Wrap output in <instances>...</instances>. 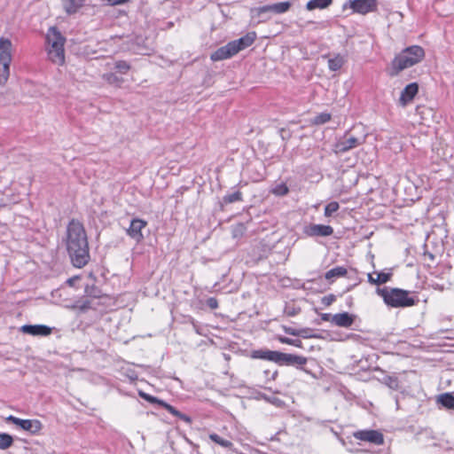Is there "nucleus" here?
<instances>
[{"label": "nucleus", "mask_w": 454, "mask_h": 454, "mask_svg": "<svg viewBox=\"0 0 454 454\" xmlns=\"http://www.w3.org/2000/svg\"><path fill=\"white\" fill-rule=\"evenodd\" d=\"M66 247L72 264L76 268L84 267L90 261L87 233L82 223L72 219L67 227Z\"/></svg>", "instance_id": "nucleus-1"}, {"label": "nucleus", "mask_w": 454, "mask_h": 454, "mask_svg": "<svg viewBox=\"0 0 454 454\" xmlns=\"http://www.w3.org/2000/svg\"><path fill=\"white\" fill-rule=\"evenodd\" d=\"M425 51L419 45H411L404 48L395 55L387 70L391 77L397 76L403 70L409 68L423 60Z\"/></svg>", "instance_id": "nucleus-2"}, {"label": "nucleus", "mask_w": 454, "mask_h": 454, "mask_svg": "<svg viewBox=\"0 0 454 454\" xmlns=\"http://www.w3.org/2000/svg\"><path fill=\"white\" fill-rule=\"evenodd\" d=\"M376 293L385 304L391 308H407L416 305L419 299L410 296V292L397 287L377 288Z\"/></svg>", "instance_id": "nucleus-3"}, {"label": "nucleus", "mask_w": 454, "mask_h": 454, "mask_svg": "<svg viewBox=\"0 0 454 454\" xmlns=\"http://www.w3.org/2000/svg\"><path fill=\"white\" fill-rule=\"evenodd\" d=\"M46 42L49 59L57 65H62L65 62V37L57 27H51L46 35Z\"/></svg>", "instance_id": "nucleus-4"}, {"label": "nucleus", "mask_w": 454, "mask_h": 454, "mask_svg": "<svg viewBox=\"0 0 454 454\" xmlns=\"http://www.w3.org/2000/svg\"><path fill=\"white\" fill-rule=\"evenodd\" d=\"M12 42L0 38V85H4L10 75V64L12 62Z\"/></svg>", "instance_id": "nucleus-5"}, {"label": "nucleus", "mask_w": 454, "mask_h": 454, "mask_svg": "<svg viewBox=\"0 0 454 454\" xmlns=\"http://www.w3.org/2000/svg\"><path fill=\"white\" fill-rule=\"evenodd\" d=\"M307 362L308 359L305 356L295 354L283 353L280 351H277L275 359V363L280 366H293L304 372H307V370L304 369V365L307 364Z\"/></svg>", "instance_id": "nucleus-6"}, {"label": "nucleus", "mask_w": 454, "mask_h": 454, "mask_svg": "<svg viewBox=\"0 0 454 454\" xmlns=\"http://www.w3.org/2000/svg\"><path fill=\"white\" fill-rule=\"evenodd\" d=\"M7 422H11L22 430L27 431L32 434H37L43 428V425L38 419H22L12 415L6 418Z\"/></svg>", "instance_id": "nucleus-7"}, {"label": "nucleus", "mask_w": 454, "mask_h": 454, "mask_svg": "<svg viewBox=\"0 0 454 454\" xmlns=\"http://www.w3.org/2000/svg\"><path fill=\"white\" fill-rule=\"evenodd\" d=\"M363 143L364 139L349 136V134L347 132L340 139L335 143L333 150L336 154H340L357 147Z\"/></svg>", "instance_id": "nucleus-8"}, {"label": "nucleus", "mask_w": 454, "mask_h": 454, "mask_svg": "<svg viewBox=\"0 0 454 454\" xmlns=\"http://www.w3.org/2000/svg\"><path fill=\"white\" fill-rule=\"evenodd\" d=\"M353 436L356 440L367 442L375 445H381L384 443V435L378 430H358L353 434Z\"/></svg>", "instance_id": "nucleus-9"}, {"label": "nucleus", "mask_w": 454, "mask_h": 454, "mask_svg": "<svg viewBox=\"0 0 454 454\" xmlns=\"http://www.w3.org/2000/svg\"><path fill=\"white\" fill-rule=\"evenodd\" d=\"M303 233L309 237H328L333 233L330 225L311 223L304 226Z\"/></svg>", "instance_id": "nucleus-10"}, {"label": "nucleus", "mask_w": 454, "mask_h": 454, "mask_svg": "<svg viewBox=\"0 0 454 454\" xmlns=\"http://www.w3.org/2000/svg\"><path fill=\"white\" fill-rule=\"evenodd\" d=\"M354 12L366 14L377 9V0H353L348 3Z\"/></svg>", "instance_id": "nucleus-11"}, {"label": "nucleus", "mask_w": 454, "mask_h": 454, "mask_svg": "<svg viewBox=\"0 0 454 454\" xmlns=\"http://www.w3.org/2000/svg\"><path fill=\"white\" fill-rule=\"evenodd\" d=\"M147 225L145 220L134 218L131 220L129 227L127 229V234L137 242L144 239L142 230Z\"/></svg>", "instance_id": "nucleus-12"}, {"label": "nucleus", "mask_w": 454, "mask_h": 454, "mask_svg": "<svg viewBox=\"0 0 454 454\" xmlns=\"http://www.w3.org/2000/svg\"><path fill=\"white\" fill-rule=\"evenodd\" d=\"M419 92V84L411 82L406 85L401 91L398 103L401 106L404 107L409 105L416 97Z\"/></svg>", "instance_id": "nucleus-13"}, {"label": "nucleus", "mask_w": 454, "mask_h": 454, "mask_svg": "<svg viewBox=\"0 0 454 454\" xmlns=\"http://www.w3.org/2000/svg\"><path fill=\"white\" fill-rule=\"evenodd\" d=\"M237 53L234 51V46H232L231 43L229 42L227 44L219 47L215 50L211 55L210 59L212 61H221L224 59H228L235 56Z\"/></svg>", "instance_id": "nucleus-14"}, {"label": "nucleus", "mask_w": 454, "mask_h": 454, "mask_svg": "<svg viewBox=\"0 0 454 454\" xmlns=\"http://www.w3.org/2000/svg\"><path fill=\"white\" fill-rule=\"evenodd\" d=\"M20 331L33 336H48L52 332L51 328L45 325H24Z\"/></svg>", "instance_id": "nucleus-15"}, {"label": "nucleus", "mask_w": 454, "mask_h": 454, "mask_svg": "<svg viewBox=\"0 0 454 454\" xmlns=\"http://www.w3.org/2000/svg\"><path fill=\"white\" fill-rule=\"evenodd\" d=\"M256 39V33L254 31L248 32L244 36L231 41L232 46H234V51L238 54L240 51L249 47L254 43Z\"/></svg>", "instance_id": "nucleus-16"}, {"label": "nucleus", "mask_w": 454, "mask_h": 454, "mask_svg": "<svg viewBox=\"0 0 454 454\" xmlns=\"http://www.w3.org/2000/svg\"><path fill=\"white\" fill-rule=\"evenodd\" d=\"M355 319L356 316L348 312L337 313L333 315V325L339 327L348 328L354 324Z\"/></svg>", "instance_id": "nucleus-17"}, {"label": "nucleus", "mask_w": 454, "mask_h": 454, "mask_svg": "<svg viewBox=\"0 0 454 454\" xmlns=\"http://www.w3.org/2000/svg\"><path fill=\"white\" fill-rule=\"evenodd\" d=\"M277 351L270 349H256L251 352V357L254 359L267 360L275 363Z\"/></svg>", "instance_id": "nucleus-18"}, {"label": "nucleus", "mask_w": 454, "mask_h": 454, "mask_svg": "<svg viewBox=\"0 0 454 454\" xmlns=\"http://www.w3.org/2000/svg\"><path fill=\"white\" fill-rule=\"evenodd\" d=\"M86 0H61L63 8L68 15L76 13Z\"/></svg>", "instance_id": "nucleus-19"}, {"label": "nucleus", "mask_w": 454, "mask_h": 454, "mask_svg": "<svg viewBox=\"0 0 454 454\" xmlns=\"http://www.w3.org/2000/svg\"><path fill=\"white\" fill-rule=\"evenodd\" d=\"M160 406L163 407L170 414L176 416V418H178L179 419L184 421L185 423H187V424H191L192 423V419L188 415H186L184 413H182L181 411L176 410L174 406L168 404L165 401L162 400V402L160 403Z\"/></svg>", "instance_id": "nucleus-20"}, {"label": "nucleus", "mask_w": 454, "mask_h": 454, "mask_svg": "<svg viewBox=\"0 0 454 454\" xmlns=\"http://www.w3.org/2000/svg\"><path fill=\"white\" fill-rule=\"evenodd\" d=\"M270 4H266L259 7L253 8L251 10V13L253 17H257L260 20V21H266L270 19V14H272L271 11L265 10L266 8L270 7Z\"/></svg>", "instance_id": "nucleus-21"}, {"label": "nucleus", "mask_w": 454, "mask_h": 454, "mask_svg": "<svg viewBox=\"0 0 454 454\" xmlns=\"http://www.w3.org/2000/svg\"><path fill=\"white\" fill-rule=\"evenodd\" d=\"M292 3L290 1L271 4L265 10L271 11L272 14H283L290 10Z\"/></svg>", "instance_id": "nucleus-22"}, {"label": "nucleus", "mask_w": 454, "mask_h": 454, "mask_svg": "<svg viewBox=\"0 0 454 454\" xmlns=\"http://www.w3.org/2000/svg\"><path fill=\"white\" fill-rule=\"evenodd\" d=\"M437 402L446 409L454 410V395L451 393L440 395L437 398Z\"/></svg>", "instance_id": "nucleus-23"}, {"label": "nucleus", "mask_w": 454, "mask_h": 454, "mask_svg": "<svg viewBox=\"0 0 454 454\" xmlns=\"http://www.w3.org/2000/svg\"><path fill=\"white\" fill-rule=\"evenodd\" d=\"M347 274V269L342 266L333 268L325 272V278L331 280L333 278L344 277Z\"/></svg>", "instance_id": "nucleus-24"}, {"label": "nucleus", "mask_w": 454, "mask_h": 454, "mask_svg": "<svg viewBox=\"0 0 454 454\" xmlns=\"http://www.w3.org/2000/svg\"><path fill=\"white\" fill-rule=\"evenodd\" d=\"M208 437L212 442L222 446L223 448H225L228 450L233 449V443L231 441L222 438L215 433L210 434Z\"/></svg>", "instance_id": "nucleus-25"}, {"label": "nucleus", "mask_w": 454, "mask_h": 454, "mask_svg": "<svg viewBox=\"0 0 454 454\" xmlns=\"http://www.w3.org/2000/svg\"><path fill=\"white\" fill-rule=\"evenodd\" d=\"M333 0H310L307 3L306 8L309 11L314 9H325L332 4Z\"/></svg>", "instance_id": "nucleus-26"}, {"label": "nucleus", "mask_w": 454, "mask_h": 454, "mask_svg": "<svg viewBox=\"0 0 454 454\" xmlns=\"http://www.w3.org/2000/svg\"><path fill=\"white\" fill-rule=\"evenodd\" d=\"M103 79L109 84L111 85H115V86H118L120 87L122 82H123V78L122 77H120L118 76L116 74L114 73H106L103 74Z\"/></svg>", "instance_id": "nucleus-27"}, {"label": "nucleus", "mask_w": 454, "mask_h": 454, "mask_svg": "<svg viewBox=\"0 0 454 454\" xmlns=\"http://www.w3.org/2000/svg\"><path fill=\"white\" fill-rule=\"evenodd\" d=\"M344 64V59L340 54L328 60V67L331 71L340 70Z\"/></svg>", "instance_id": "nucleus-28"}, {"label": "nucleus", "mask_w": 454, "mask_h": 454, "mask_svg": "<svg viewBox=\"0 0 454 454\" xmlns=\"http://www.w3.org/2000/svg\"><path fill=\"white\" fill-rule=\"evenodd\" d=\"M243 196L242 192L239 191H236L232 193H228L223 197V203L231 204L238 201H242Z\"/></svg>", "instance_id": "nucleus-29"}, {"label": "nucleus", "mask_w": 454, "mask_h": 454, "mask_svg": "<svg viewBox=\"0 0 454 454\" xmlns=\"http://www.w3.org/2000/svg\"><path fill=\"white\" fill-rule=\"evenodd\" d=\"M13 444V438L7 433H0V450H7Z\"/></svg>", "instance_id": "nucleus-30"}, {"label": "nucleus", "mask_w": 454, "mask_h": 454, "mask_svg": "<svg viewBox=\"0 0 454 454\" xmlns=\"http://www.w3.org/2000/svg\"><path fill=\"white\" fill-rule=\"evenodd\" d=\"M131 68L129 63L125 60H117L114 62V69H116L120 74H125Z\"/></svg>", "instance_id": "nucleus-31"}, {"label": "nucleus", "mask_w": 454, "mask_h": 454, "mask_svg": "<svg viewBox=\"0 0 454 454\" xmlns=\"http://www.w3.org/2000/svg\"><path fill=\"white\" fill-rule=\"evenodd\" d=\"M376 274H377L378 286L387 283L388 281H390V279L393 276L391 270H389L388 272L381 271V272H376Z\"/></svg>", "instance_id": "nucleus-32"}, {"label": "nucleus", "mask_w": 454, "mask_h": 454, "mask_svg": "<svg viewBox=\"0 0 454 454\" xmlns=\"http://www.w3.org/2000/svg\"><path fill=\"white\" fill-rule=\"evenodd\" d=\"M85 294L92 298H100L102 291L96 286H87L85 287Z\"/></svg>", "instance_id": "nucleus-33"}, {"label": "nucleus", "mask_w": 454, "mask_h": 454, "mask_svg": "<svg viewBox=\"0 0 454 454\" xmlns=\"http://www.w3.org/2000/svg\"><path fill=\"white\" fill-rule=\"evenodd\" d=\"M340 208V205L337 201H332L325 207V216H332L333 214L337 212Z\"/></svg>", "instance_id": "nucleus-34"}, {"label": "nucleus", "mask_w": 454, "mask_h": 454, "mask_svg": "<svg viewBox=\"0 0 454 454\" xmlns=\"http://www.w3.org/2000/svg\"><path fill=\"white\" fill-rule=\"evenodd\" d=\"M331 120V114L328 113H321L315 116L313 123L316 125H321L328 122Z\"/></svg>", "instance_id": "nucleus-35"}, {"label": "nucleus", "mask_w": 454, "mask_h": 454, "mask_svg": "<svg viewBox=\"0 0 454 454\" xmlns=\"http://www.w3.org/2000/svg\"><path fill=\"white\" fill-rule=\"evenodd\" d=\"M272 193L275 194L276 196H285L289 192V189L288 187L286 186V184H277L273 189H272Z\"/></svg>", "instance_id": "nucleus-36"}, {"label": "nucleus", "mask_w": 454, "mask_h": 454, "mask_svg": "<svg viewBox=\"0 0 454 454\" xmlns=\"http://www.w3.org/2000/svg\"><path fill=\"white\" fill-rule=\"evenodd\" d=\"M385 384L390 387L391 389L397 390L399 389V380L396 377L387 376L384 379Z\"/></svg>", "instance_id": "nucleus-37"}, {"label": "nucleus", "mask_w": 454, "mask_h": 454, "mask_svg": "<svg viewBox=\"0 0 454 454\" xmlns=\"http://www.w3.org/2000/svg\"><path fill=\"white\" fill-rule=\"evenodd\" d=\"M278 340L283 344L293 345L294 347L301 348V341L298 339H290L287 337H279Z\"/></svg>", "instance_id": "nucleus-38"}, {"label": "nucleus", "mask_w": 454, "mask_h": 454, "mask_svg": "<svg viewBox=\"0 0 454 454\" xmlns=\"http://www.w3.org/2000/svg\"><path fill=\"white\" fill-rule=\"evenodd\" d=\"M139 395L145 401L151 403H157L158 405H160V403L162 402V400L160 399H158L157 397L155 396H153L149 394H146L145 392H142L140 391L139 392Z\"/></svg>", "instance_id": "nucleus-39"}, {"label": "nucleus", "mask_w": 454, "mask_h": 454, "mask_svg": "<svg viewBox=\"0 0 454 454\" xmlns=\"http://www.w3.org/2000/svg\"><path fill=\"white\" fill-rule=\"evenodd\" d=\"M285 333L293 336H302L304 338H307V335L303 334V332L306 330H295L291 327H285L284 328Z\"/></svg>", "instance_id": "nucleus-40"}, {"label": "nucleus", "mask_w": 454, "mask_h": 454, "mask_svg": "<svg viewBox=\"0 0 454 454\" xmlns=\"http://www.w3.org/2000/svg\"><path fill=\"white\" fill-rule=\"evenodd\" d=\"M77 308L82 312H86L90 309H91V302L89 300H85L82 301L79 305H77Z\"/></svg>", "instance_id": "nucleus-41"}, {"label": "nucleus", "mask_w": 454, "mask_h": 454, "mask_svg": "<svg viewBox=\"0 0 454 454\" xmlns=\"http://www.w3.org/2000/svg\"><path fill=\"white\" fill-rule=\"evenodd\" d=\"M335 300L336 296L334 294H329L322 298V303L325 306H330Z\"/></svg>", "instance_id": "nucleus-42"}, {"label": "nucleus", "mask_w": 454, "mask_h": 454, "mask_svg": "<svg viewBox=\"0 0 454 454\" xmlns=\"http://www.w3.org/2000/svg\"><path fill=\"white\" fill-rule=\"evenodd\" d=\"M206 303L211 309H216L218 308V301L215 297H209Z\"/></svg>", "instance_id": "nucleus-43"}, {"label": "nucleus", "mask_w": 454, "mask_h": 454, "mask_svg": "<svg viewBox=\"0 0 454 454\" xmlns=\"http://www.w3.org/2000/svg\"><path fill=\"white\" fill-rule=\"evenodd\" d=\"M267 400L278 407H281L284 404V402L282 400L275 396L267 398Z\"/></svg>", "instance_id": "nucleus-44"}, {"label": "nucleus", "mask_w": 454, "mask_h": 454, "mask_svg": "<svg viewBox=\"0 0 454 454\" xmlns=\"http://www.w3.org/2000/svg\"><path fill=\"white\" fill-rule=\"evenodd\" d=\"M321 319L323 321H325V322H330L332 325H333V315L330 314V313H323L321 314Z\"/></svg>", "instance_id": "nucleus-45"}, {"label": "nucleus", "mask_w": 454, "mask_h": 454, "mask_svg": "<svg viewBox=\"0 0 454 454\" xmlns=\"http://www.w3.org/2000/svg\"><path fill=\"white\" fill-rule=\"evenodd\" d=\"M368 282L372 285H377L378 286V281H377V277L376 278H373L372 274V273H369L368 276Z\"/></svg>", "instance_id": "nucleus-46"}, {"label": "nucleus", "mask_w": 454, "mask_h": 454, "mask_svg": "<svg viewBox=\"0 0 454 454\" xmlns=\"http://www.w3.org/2000/svg\"><path fill=\"white\" fill-rule=\"evenodd\" d=\"M277 376H278V371H275L274 372H272L270 379L275 380Z\"/></svg>", "instance_id": "nucleus-47"}, {"label": "nucleus", "mask_w": 454, "mask_h": 454, "mask_svg": "<svg viewBox=\"0 0 454 454\" xmlns=\"http://www.w3.org/2000/svg\"><path fill=\"white\" fill-rule=\"evenodd\" d=\"M353 286H350L347 287L346 292L350 291V290L353 288Z\"/></svg>", "instance_id": "nucleus-48"}, {"label": "nucleus", "mask_w": 454, "mask_h": 454, "mask_svg": "<svg viewBox=\"0 0 454 454\" xmlns=\"http://www.w3.org/2000/svg\"><path fill=\"white\" fill-rule=\"evenodd\" d=\"M67 283H68L69 285H72V283H73V279H72V278H69V279L67 280Z\"/></svg>", "instance_id": "nucleus-49"}, {"label": "nucleus", "mask_w": 454, "mask_h": 454, "mask_svg": "<svg viewBox=\"0 0 454 454\" xmlns=\"http://www.w3.org/2000/svg\"><path fill=\"white\" fill-rule=\"evenodd\" d=\"M305 330H306V331H305V332H303V334H305V335H307V337H309V335H308V331H309V329H305Z\"/></svg>", "instance_id": "nucleus-50"}, {"label": "nucleus", "mask_w": 454, "mask_h": 454, "mask_svg": "<svg viewBox=\"0 0 454 454\" xmlns=\"http://www.w3.org/2000/svg\"><path fill=\"white\" fill-rule=\"evenodd\" d=\"M288 315L294 316V310H291V312H288Z\"/></svg>", "instance_id": "nucleus-51"}, {"label": "nucleus", "mask_w": 454, "mask_h": 454, "mask_svg": "<svg viewBox=\"0 0 454 454\" xmlns=\"http://www.w3.org/2000/svg\"><path fill=\"white\" fill-rule=\"evenodd\" d=\"M288 315L294 316V310H291V312H288Z\"/></svg>", "instance_id": "nucleus-52"}, {"label": "nucleus", "mask_w": 454, "mask_h": 454, "mask_svg": "<svg viewBox=\"0 0 454 454\" xmlns=\"http://www.w3.org/2000/svg\"><path fill=\"white\" fill-rule=\"evenodd\" d=\"M264 373H265V375H266V376H268V375H269V373H270V371H268V370H267V371H264Z\"/></svg>", "instance_id": "nucleus-53"}, {"label": "nucleus", "mask_w": 454, "mask_h": 454, "mask_svg": "<svg viewBox=\"0 0 454 454\" xmlns=\"http://www.w3.org/2000/svg\"><path fill=\"white\" fill-rule=\"evenodd\" d=\"M429 258L434 259V255L432 254H430Z\"/></svg>", "instance_id": "nucleus-54"}]
</instances>
